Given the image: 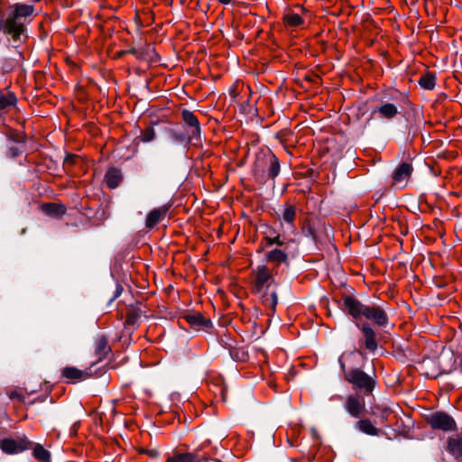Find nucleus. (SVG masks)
Here are the masks:
<instances>
[{
	"label": "nucleus",
	"instance_id": "f257e3e1",
	"mask_svg": "<svg viewBox=\"0 0 462 462\" xmlns=\"http://www.w3.org/2000/svg\"><path fill=\"white\" fill-rule=\"evenodd\" d=\"M340 308L355 319L364 318L382 328L386 327L389 323L388 315L383 307L378 305H365L350 295H344L342 297Z\"/></svg>",
	"mask_w": 462,
	"mask_h": 462
},
{
	"label": "nucleus",
	"instance_id": "f03ea898",
	"mask_svg": "<svg viewBox=\"0 0 462 462\" xmlns=\"http://www.w3.org/2000/svg\"><path fill=\"white\" fill-rule=\"evenodd\" d=\"M356 355L357 352L356 351L343 353L338 358V363L344 372L345 380L352 384L353 389L359 390L364 394L368 395L373 393L375 387L376 381L374 377L365 374L360 368L346 369V362L355 359Z\"/></svg>",
	"mask_w": 462,
	"mask_h": 462
},
{
	"label": "nucleus",
	"instance_id": "7ed1b4c3",
	"mask_svg": "<svg viewBox=\"0 0 462 462\" xmlns=\"http://www.w3.org/2000/svg\"><path fill=\"white\" fill-rule=\"evenodd\" d=\"M254 171L255 173H266L267 178L274 180L281 171L280 161L273 152L269 151L257 156Z\"/></svg>",
	"mask_w": 462,
	"mask_h": 462
},
{
	"label": "nucleus",
	"instance_id": "20e7f679",
	"mask_svg": "<svg viewBox=\"0 0 462 462\" xmlns=\"http://www.w3.org/2000/svg\"><path fill=\"white\" fill-rule=\"evenodd\" d=\"M273 275L271 269L266 265H257L251 273L252 290L255 293H260L264 288H268L273 282Z\"/></svg>",
	"mask_w": 462,
	"mask_h": 462
},
{
	"label": "nucleus",
	"instance_id": "39448f33",
	"mask_svg": "<svg viewBox=\"0 0 462 462\" xmlns=\"http://www.w3.org/2000/svg\"><path fill=\"white\" fill-rule=\"evenodd\" d=\"M32 441L26 436H19L15 439L4 438L0 439V449L6 455H16L32 448Z\"/></svg>",
	"mask_w": 462,
	"mask_h": 462
},
{
	"label": "nucleus",
	"instance_id": "423d86ee",
	"mask_svg": "<svg viewBox=\"0 0 462 462\" xmlns=\"http://www.w3.org/2000/svg\"><path fill=\"white\" fill-rule=\"evenodd\" d=\"M428 423L432 429L451 431L456 430V421L446 412L436 411L427 417Z\"/></svg>",
	"mask_w": 462,
	"mask_h": 462
},
{
	"label": "nucleus",
	"instance_id": "0eeeda50",
	"mask_svg": "<svg viewBox=\"0 0 462 462\" xmlns=\"http://www.w3.org/2000/svg\"><path fill=\"white\" fill-rule=\"evenodd\" d=\"M183 122L189 127V140H199L200 138L201 129L198 117L193 112L184 109L181 112Z\"/></svg>",
	"mask_w": 462,
	"mask_h": 462
},
{
	"label": "nucleus",
	"instance_id": "6e6552de",
	"mask_svg": "<svg viewBox=\"0 0 462 462\" xmlns=\"http://www.w3.org/2000/svg\"><path fill=\"white\" fill-rule=\"evenodd\" d=\"M88 370H79L74 366H66L61 371V377L69 383L84 381L91 376V372Z\"/></svg>",
	"mask_w": 462,
	"mask_h": 462
},
{
	"label": "nucleus",
	"instance_id": "1a4fd4ad",
	"mask_svg": "<svg viewBox=\"0 0 462 462\" xmlns=\"http://www.w3.org/2000/svg\"><path fill=\"white\" fill-rule=\"evenodd\" d=\"M413 168L409 162L401 163L394 171L393 184L404 187L412 173Z\"/></svg>",
	"mask_w": 462,
	"mask_h": 462
},
{
	"label": "nucleus",
	"instance_id": "9d476101",
	"mask_svg": "<svg viewBox=\"0 0 462 462\" xmlns=\"http://www.w3.org/2000/svg\"><path fill=\"white\" fill-rule=\"evenodd\" d=\"M345 410L354 418H358L364 409L365 401L356 395H348L344 404Z\"/></svg>",
	"mask_w": 462,
	"mask_h": 462
},
{
	"label": "nucleus",
	"instance_id": "9b49d317",
	"mask_svg": "<svg viewBox=\"0 0 462 462\" xmlns=\"http://www.w3.org/2000/svg\"><path fill=\"white\" fill-rule=\"evenodd\" d=\"M171 205H163L162 207L153 208L149 212L145 220V226L149 229L153 228L158 223H160L167 215Z\"/></svg>",
	"mask_w": 462,
	"mask_h": 462
},
{
	"label": "nucleus",
	"instance_id": "f8f14e48",
	"mask_svg": "<svg viewBox=\"0 0 462 462\" xmlns=\"http://www.w3.org/2000/svg\"><path fill=\"white\" fill-rule=\"evenodd\" d=\"M357 328L362 331L365 338L366 349L374 352L377 349L376 334L368 323L356 324Z\"/></svg>",
	"mask_w": 462,
	"mask_h": 462
},
{
	"label": "nucleus",
	"instance_id": "ddd939ff",
	"mask_svg": "<svg viewBox=\"0 0 462 462\" xmlns=\"http://www.w3.org/2000/svg\"><path fill=\"white\" fill-rule=\"evenodd\" d=\"M199 448H196L194 452L177 453L170 456L166 462H201L206 460V456L199 454Z\"/></svg>",
	"mask_w": 462,
	"mask_h": 462
},
{
	"label": "nucleus",
	"instance_id": "4468645a",
	"mask_svg": "<svg viewBox=\"0 0 462 462\" xmlns=\"http://www.w3.org/2000/svg\"><path fill=\"white\" fill-rule=\"evenodd\" d=\"M373 114H378L381 119L392 120L399 114V109L394 104L385 102L377 106Z\"/></svg>",
	"mask_w": 462,
	"mask_h": 462
},
{
	"label": "nucleus",
	"instance_id": "2eb2a0df",
	"mask_svg": "<svg viewBox=\"0 0 462 462\" xmlns=\"http://www.w3.org/2000/svg\"><path fill=\"white\" fill-rule=\"evenodd\" d=\"M296 216H297L296 207L291 204L286 203L283 206L282 214L280 216V219L282 221L285 222L286 224H288L290 226V227L292 230H294L295 229L294 221L296 219Z\"/></svg>",
	"mask_w": 462,
	"mask_h": 462
},
{
	"label": "nucleus",
	"instance_id": "dca6fc26",
	"mask_svg": "<svg viewBox=\"0 0 462 462\" xmlns=\"http://www.w3.org/2000/svg\"><path fill=\"white\" fill-rule=\"evenodd\" d=\"M110 351L111 347L107 338L105 336L99 337L95 343V355L97 356L98 361L105 359Z\"/></svg>",
	"mask_w": 462,
	"mask_h": 462
},
{
	"label": "nucleus",
	"instance_id": "f3484780",
	"mask_svg": "<svg viewBox=\"0 0 462 462\" xmlns=\"http://www.w3.org/2000/svg\"><path fill=\"white\" fill-rule=\"evenodd\" d=\"M187 322L196 328L211 327V321L203 317L199 312L187 314L185 316Z\"/></svg>",
	"mask_w": 462,
	"mask_h": 462
},
{
	"label": "nucleus",
	"instance_id": "a211bd4d",
	"mask_svg": "<svg viewBox=\"0 0 462 462\" xmlns=\"http://www.w3.org/2000/svg\"><path fill=\"white\" fill-rule=\"evenodd\" d=\"M122 181L121 171L116 168L109 169L105 175V182L110 189H116Z\"/></svg>",
	"mask_w": 462,
	"mask_h": 462
},
{
	"label": "nucleus",
	"instance_id": "6ab92c4d",
	"mask_svg": "<svg viewBox=\"0 0 462 462\" xmlns=\"http://www.w3.org/2000/svg\"><path fill=\"white\" fill-rule=\"evenodd\" d=\"M447 450L454 457L458 458L462 457V438L459 436L449 437Z\"/></svg>",
	"mask_w": 462,
	"mask_h": 462
},
{
	"label": "nucleus",
	"instance_id": "aec40b11",
	"mask_svg": "<svg viewBox=\"0 0 462 462\" xmlns=\"http://www.w3.org/2000/svg\"><path fill=\"white\" fill-rule=\"evenodd\" d=\"M266 260L279 265L288 263V255L283 250L275 248L267 253Z\"/></svg>",
	"mask_w": 462,
	"mask_h": 462
},
{
	"label": "nucleus",
	"instance_id": "412c9836",
	"mask_svg": "<svg viewBox=\"0 0 462 462\" xmlns=\"http://www.w3.org/2000/svg\"><path fill=\"white\" fill-rule=\"evenodd\" d=\"M30 449H32V455L39 462H51V453L41 444L32 442Z\"/></svg>",
	"mask_w": 462,
	"mask_h": 462
},
{
	"label": "nucleus",
	"instance_id": "4be33fe9",
	"mask_svg": "<svg viewBox=\"0 0 462 462\" xmlns=\"http://www.w3.org/2000/svg\"><path fill=\"white\" fill-rule=\"evenodd\" d=\"M357 429L365 434L370 436H378L380 430L374 427L372 422L367 420H360L356 422Z\"/></svg>",
	"mask_w": 462,
	"mask_h": 462
},
{
	"label": "nucleus",
	"instance_id": "5701e85b",
	"mask_svg": "<svg viewBox=\"0 0 462 462\" xmlns=\"http://www.w3.org/2000/svg\"><path fill=\"white\" fill-rule=\"evenodd\" d=\"M283 23L286 27H299L304 23L303 18L295 13L288 12L283 15Z\"/></svg>",
	"mask_w": 462,
	"mask_h": 462
},
{
	"label": "nucleus",
	"instance_id": "b1692460",
	"mask_svg": "<svg viewBox=\"0 0 462 462\" xmlns=\"http://www.w3.org/2000/svg\"><path fill=\"white\" fill-rule=\"evenodd\" d=\"M419 84L424 89L432 90L436 85L435 75L430 72L422 75L419 80Z\"/></svg>",
	"mask_w": 462,
	"mask_h": 462
},
{
	"label": "nucleus",
	"instance_id": "393cba45",
	"mask_svg": "<svg viewBox=\"0 0 462 462\" xmlns=\"http://www.w3.org/2000/svg\"><path fill=\"white\" fill-rule=\"evenodd\" d=\"M17 98L14 94L7 93L0 95V111L5 110L7 107L15 106Z\"/></svg>",
	"mask_w": 462,
	"mask_h": 462
},
{
	"label": "nucleus",
	"instance_id": "a878e982",
	"mask_svg": "<svg viewBox=\"0 0 462 462\" xmlns=\"http://www.w3.org/2000/svg\"><path fill=\"white\" fill-rule=\"evenodd\" d=\"M143 311L139 309L134 308L128 310L126 313V323L128 325H135L140 319Z\"/></svg>",
	"mask_w": 462,
	"mask_h": 462
},
{
	"label": "nucleus",
	"instance_id": "bb28decb",
	"mask_svg": "<svg viewBox=\"0 0 462 462\" xmlns=\"http://www.w3.org/2000/svg\"><path fill=\"white\" fill-rule=\"evenodd\" d=\"M42 208L48 214L51 215H63L65 213V208L63 206L54 203L45 204Z\"/></svg>",
	"mask_w": 462,
	"mask_h": 462
},
{
	"label": "nucleus",
	"instance_id": "cd10ccee",
	"mask_svg": "<svg viewBox=\"0 0 462 462\" xmlns=\"http://www.w3.org/2000/svg\"><path fill=\"white\" fill-rule=\"evenodd\" d=\"M156 134L153 127H147L143 131H142V141L144 143L152 142L155 139Z\"/></svg>",
	"mask_w": 462,
	"mask_h": 462
},
{
	"label": "nucleus",
	"instance_id": "c85d7f7f",
	"mask_svg": "<svg viewBox=\"0 0 462 462\" xmlns=\"http://www.w3.org/2000/svg\"><path fill=\"white\" fill-rule=\"evenodd\" d=\"M263 303L267 305L269 308H271L273 310H275V307L278 303V296L275 291H273L270 294V297H265L263 299Z\"/></svg>",
	"mask_w": 462,
	"mask_h": 462
},
{
	"label": "nucleus",
	"instance_id": "c756f323",
	"mask_svg": "<svg viewBox=\"0 0 462 462\" xmlns=\"http://www.w3.org/2000/svg\"><path fill=\"white\" fill-rule=\"evenodd\" d=\"M263 239L266 242V245L267 246H271V245H279V246H283L284 245L283 240L281 239V235H277V236H264Z\"/></svg>",
	"mask_w": 462,
	"mask_h": 462
},
{
	"label": "nucleus",
	"instance_id": "7c9ffc66",
	"mask_svg": "<svg viewBox=\"0 0 462 462\" xmlns=\"http://www.w3.org/2000/svg\"><path fill=\"white\" fill-rule=\"evenodd\" d=\"M8 396L11 400H18L19 402H24V397L21 393L17 391H11L8 393Z\"/></svg>",
	"mask_w": 462,
	"mask_h": 462
},
{
	"label": "nucleus",
	"instance_id": "2f4dec72",
	"mask_svg": "<svg viewBox=\"0 0 462 462\" xmlns=\"http://www.w3.org/2000/svg\"><path fill=\"white\" fill-rule=\"evenodd\" d=\"M77 160H78V157L76 155H72V154L67 155L64 160V165L65 166L72 165L76 162Z\"/></svg>",
	"mask_w": 462,
	"mask_h": 462
},
{
	"label": "nucleus",
	"instance_id": "473e14b6",
	"mask_svg": "<svg viewBox=\"0 0 462 462\" xmlns=\"http://www.w3.org/2000/svg\"><path fill=\"white\" fill-rule=\"evenodd\" d=\"M173 137H174V139H175V140H178V141H180V142H182V141H188V142H190V141H191V140H189V139H188V138H189V134H188V135H182V134H175L173 135Z\"/></svg>",
	"mask_w": 462,
	"mask_h": 462
},
{
	"label": "nucleus",
	"instance_id": "72a5a7b5",
	"mask_svg": "<svg viewBox=\"0 0 462 462\" xmlns=\"http://www.w3.org/2000/svg\"><path fill=\"white\" fill-rule=\"evenodd\" d=\"M146 453H147L149 456H151V457H154V456H156V455H157V451H155V450H148V451H146Z\"/></svg>",
	"mask_w": 462,
	"mask_h": 462
},
{
	"label": "nucleus",
	"instance_id": "f704fd0d",
	"mask_svg": "<svg viewBox=\"0 0 462 462\" xmlns=\"http://www.w3.org/2000/svg\"><path fill=\"white\" fill-rule=\"evenodd\" d=\"M221 4L223 5H228L230 4L233 0H218Z\"/></svg>",
	"mask_w": 462,
	"mask_h": 462
},
{
	"label": "nucleus",
	"instance_id": "c9c22d12",
	"mask_svg": "<svg viewBox=\"0 0 462 462\" xmlns=\"http://www.w3.org/2000/svg\"><path fill=\"white\" fill-rule=\"evenodd\" d=\"M120 291H121V290L117 289V290H116V293L115 297H118V296H119V294H120Z\"/></svg>",
	"mask_w": 462,
	"mask_h": 462
},
{
	"label": "nucleus",
	"instance_id": "e433bc0d",
	"mask_svg": "<svg viewBox=\"0 0 462 462\" xmlns=\"http://www.w3.org/2000/svg\"><path fill=\"white\" fill-rule=\"evenodd\" d=\"M309 231H310V234L311 235V236H312L313 238H315V236H314V234H313V232H312V229H311V228H310V229H309Z\"/></svg>",
	"mask_w": 462,
	"mask_h": 462
},
{
	"label": "nucleus",
	"instance_id": "4c0bfd02",
	"mask_svg": "<svg viewBox=\"0 0 462 462\" xmlns=\"http://www.w3.org/2000/svg\"><path fill=\"white\" fill-rule=\"evenodd\" d=\"M34 2H40L41 0H33Z\"/></svg>",
	"mask_w": 462,
	"mask_h": 462
}]
</instances>
